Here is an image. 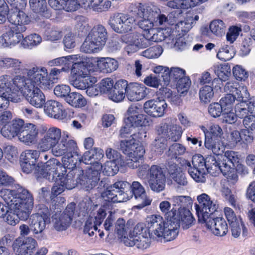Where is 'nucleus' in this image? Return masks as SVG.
I'll use <instances>...</instances> for the list:
<instances>
[{"instance_id": "obj_42", "label": "nucleus", "mask_w": 255, "mask_h": 255, "mask_svg": "<svg viewBox=\"0 0 255 255\" xmlns=\"http://www.w3.org/2000/svg\"><path fill=\"white\" fill-rule=\"evenodd\" d=\"M101 48L100 45L95 40H92L88 35L81 46V51L86 53H91Z\"/></svg>"}, {"instance_id": "obj_52", "label": "nucleus", "mask_w": 255, "mask_h": 255, "mask_svg": "<svg viewBox=\"0 0 255 255\" xmlns=\"http://www.w3.org/2000/svg\"><path fill=\"white\" fill-rule=\"evenodd\" d=\"M39 156V151L36 150H26L20 155V160L35 163Z\"/></svg>"}, {"instance_id": "obj_8", "label": "nucleus", "mask_w": 255, "mask_h": 255, "mask_svg": "<svg viewBox=\"0 0 255 255\" xmlns=\"http://www.w3.org/2000/svg\"><path fill=\"white\" fill-rule=\"evenodd\" d=\"M135 19L128 15L121 13H115L109 20V24L112 29L119 33L130 31L134 26Z\"/></svg>"}, {"instance_id": "obj_64", "label": "nucleus", "mask_w": 255, "mask_h": 255, "mask_svg": "<svg viewBox=\"0 0 255 255\" xmlns=\"http://www.w3.org/2000/svg\"><path fill=\"white\" fill-rule=\"evenodd\" d=\"M99 86L100 93L109 95L114 88V81L110 78H105L101 81Z\"/></svg>"}, {"instance_id": "obj_17", "label": "nucleus", "mask_w": 255, "mask_h": 255, "mask_svg": "<svg viewBox=\"0 0 255 255\" xmlns=\"http://www.w3.org/2000/svg\"><path fill=\"white\" fill-rule=\"evenodd\" d=\"M26 29V26H15L3 34L0 38V42L5 47L14 45L23 38L22 33L25 32Z\"/></svg>"}, {"instance_id": "obj_5", "label": "nucleus", "mask_w": 255, "mask_h": 255, "mask_svg": "<svg viewBox=\"0 0 255 255\" xmlns=\"http://www.w3.org/2000/svg\"><path fill=\"white\" fill-rule=\"evenodd\" d=\"M129 186L127 181H119L107 187L101 193L102 198L108 202H123L128 200L125 190Z\"/></svg>"}, {"instance_id": "obj_62", "label": "nucleus", "mask_w": 255, "mask_h": 255, "mask_svg": "<svg viewBox=\"0 0 255 255\" xmlns=\"http://www.w3.org/2000/svg\"><path fill=\"white\" fill-rule=\"evenodd\" d=\"M168 75L169 76L168 84L171 80L176 82L185 76V71L179 67H172L169 69Z\"/></svg>"}, {"instance_id": "obj_16", "label": "nucleus", "mask_w": 255, "mask_h": 255, "mask_svg": "<svg viewBox=\"0 0 255 255\" xmlns=\"http://www.w3.org/2000/svg\"><path fill=\"white\" fill-rule=\"evenodd\" d=\"M46 131L43 137L40 140L38 148L42 151L49 150L54 145L58 143L62 136L61 130L56 127H51Z\"/></svg>"}, {"instance_id": "obj_21", "label": "nucleus", "mask_w": 255, "mask_h": 255, "mask_svg": "<svg viewBox=\"0 0 255 255\" xmlns=\"http://www.w3.org/2000/svg\"><path fill=\"white\" fill-rule=\"evenodd\" d=\"M156 130L159 135L168 138L172 141L178 140L182 133V128L179 126L167 123L160 124L156 127Z\"/></svg>"}, {"instance_id": "obj_38", "label": "nucleus", "mask_w": 255, "mask_h": 255, "mask_svg": "<svg viewBox=\"0 0 255 255\" xmlns=\"http://www.w3.org/2000/svg\"><path fill=\"white\" fill-rule=\"evenodd\" d=\"M71 73L76 77L86 78L91 77L90 71L84 62H74L71 69Z\"/></svg>"}, {"instance_id": "obj_22", "label": "nucleus", "mask_w": 255, "mask_h": 255, "mask_svg": "<svg viewBox=\"0 0 255 255\" xmlns=\"http://www.w3.org/2000/svg\"><path fill=\"white\" fill-rule=\"evenodd\" d=\"M36 245L37 242L34 239L27 237L23 240L17 239L12 246L17 255H31Z\"/></svg>"}, {"instance_id": "obj_13", "label": "nucleus", "mask_w": 255, "mask_h": 255, "mask_svg": "<svg viewBox=\"0 0 255 255\" xmlns=\"http://www.w3.org/2000/svg\"><path fill=\"white\" fill-rule=\"evenodd\" d=\"M66 170L64 169L61 173H59L53 182L54 185L52 187L51 194L53 196H57L62 193L65 189L70 190L74 187L75 183L72 173L66 174Z\"/></svg>"}, {"instance_id": "obj_37", "label": "nucleus", "mask_w": 255, "mask_h": 255, "mask_svg": "<svg viewBox=\"0 0 255 255\" xmlns=\"http://www.w3.org/2000/svg\"><path fill=\"white\" fill-rule=\"evenodd\" d=\"M11 82L12 81L13 84L24 95L25 91L30 89V86H33L31 84L30 80L29 78L26 79L24 77L17 76H15L12 80L10 78Z\"/></svg>"}, {"instance_id": "obj_12", "label": "nucleus", "mask_w": 255, "mask_h": 255, "mask_svg": "<svg viewBox=\"0 0 255 255\" xmlns=\"http://www.w3.org/2000/svg\"><path fill=\"white\" fill-rule=\"evenodd\" d=\"M199 202L196 205V210L198 217V221L204 220L205 218L212 215L218 208L216 202L211 200L210 197L206 194L203 193L197 197Z\"/></svg>"}, {"instance_id": "obj_60", "label": "nucleus", "mask_w": 255, "mask_h": 255, "mask_svg": "<svg viewBox=\"0 0 255 255\" xmlns=\"http://www.w3.org/2000/svg\"><path fill=\"white\" fill-rule=\"evenodd\" d=\"M192 162L193 168L206 172L207 170L206 158L204 159L201 155H195L192 157Z\"/></svg>"}, {"instance_id": "obj_23", "label": "nucleus", "mask_w": 255, "mask_h": 255, "mask_svg": "<svg viewBox=\"0 0 255 255\" xmlns=\"http://www.w3.org/2000/svg\"><path fill=\"white\" fill-rule=\"evenodd\" d=\"M23 95L27 102L36 108H41L45 104V97L42 91L34 85L30 86Z\"/></svg>"}, {"instance_id": "obj_27", "label": "nucleus", "mask_w": 255, "mask_h": 255, "mask_svg": "<svg viewBox=\"0 0 255 255\" xmlns=\"http://www.w3.org/2000/svg\"><path fill=\"white\" fill-rule=\"evenodd\" d=\"M44 110L49 117L55 119H63L66 116L61 104L54 100L47 101L44 105Z\"/></svg>"}, {"instance_id": "obj_20", "label": "nucleus", "mask_w": 255, "mask_h": 255, "mask_svg": "<svg viewBox=\"0 0 255 255\" xmlns=\"http://www.w3.org/2000/svg\"><path fill=\"white\" fill-rule=\"evenodd\" d=\"M167 105L165 100H150L145 102L143 105L144 112L148 115L159 118L163 116Z\"/></svg>"}, {"instance_id": "obj_18", "label": "nucleus", "mask_w": 255, "mask_h": 255, "mask_svg": "<svg viewBox=\"0 0 255 255\" xmlns=\"http://www.w3.org/2000/svg\"><path fill=\"white\" fill-rule=\"evenodd\" d=\"M168 173L177 190H183L188 185V179L184 172L174 163H169L167 167Z\"/></svg>"}, {"instance_id": "obj_35", "label": "nucleus", "mask_w": 255, "mask_h": 255, "mask_svg": "<svg viewBox=\"0 0 255 255\" xmlns=\"http://www.w3.org/2000/svg\"><path fill=\"white\" fill-rule=\"evenodd\" d=\"M204 144L206 148L211 150L216 155L221 154L223 151L224 147L219 140L213 138V137H208V134H206Z\"/></svg>"}, {"instance_id": "obj_36", "label": "nucleus", "mask_w": 255, "mask_h": 255, "mask_svg": "<svg viewBox=\"0 0 255 255\" xmlns=\"http://www.w3.org/2000/svg\"><path fill=\"white\" fill-rule=\"evenodd\" d=\"M74 107H82L86 105L87 102L84 97L79 93L72 92L67 96L66 101Z\"/></svg>"}, {"instance_id": "obj_51", "label": "nucleus", "mask_w": 255, "mask_h": 255, "mask_svg": "<svg viewBox=\"0 0 255 255\" xmlns=\"http://www.w3.org/2000/svg\"><path fill=\"white\" fill-rule=\"evenodd\" d=\"M221 192L222 195L234 207L236 206V199L235 196L232 194L231 190L229 188L227 183L222 184Z\"/></svg>"}, {"instance_id": "obj_49", "label": "nucleus", "mask_w": 255, "mask_h": 255, "mask_svg": "<svg viewBox=\"0 0 255 255\" xmlns=\"http://www.w3.org/2000/svg\"><path fill=\"white\" fill-rule=\"evenodd\" d=\"M22 39V44L24 47L30 48L37 46L42 41V38L40 36L36 33L28 35Z\"/></svg>"}, {"instance_id": "obj_46", "label": "nucleus", "mask_w": 255, "mask_h": 255, "mask_svg": "<svg viewBox=\"0 0 255 255\" xmlns=\"http://www.w3.org/2000/svg\"><path fill=\"white\" fill-rule=\"evenodd\" d=\"M69 138V133L66 131H63L60 142L64 144L67 152L75 151L77 148V143L74 140L70 139Z\"/></svg>"}, {"instance_id": "obj_30", "label": "nucleus", "mask_w": 255, "mask_h": 255, "mask_svg": "<svg viewBox=\"0 0 255 255\" xmlns=\"http://www.w3.org/2000/svg\"><path fill=\"white\" fill-rule=\"evenodd\" d=\"M50 221H47L40 216L31 215L29 224L30 229L34 234H42L46 228V224L50 223Z\"/></svg>"}, {"instance_id": "obj_59", "label": "nucleus", "mask_w": 255, "mask_h": 255, "mask_svg": "<svg viewBox=\"0 0 255 255\" xmlns=\"http://www.w3.org/2000/svg\"><path fill=\"white\" fill-rule=\"evenodd\" d=\"M145 117L142 114L137 115L133 117H128L125 120V123L133 128L142 126L145 122Z\"/></svg>"}, {"instance_id": "obj_41", "label": "nucleus", "mask_w": 255, "mask_h": 255, "mask_svg": "<svg viewBox=\"0 0 255 255\" xmlns=\"http://www.w3.org/2000/svg\"><path fill=\"white\" fill-rule=\"evenodd\" d=\"M21 63L18 59L11 58L0 59V67L4 69L12 68L16 73H18Z\"/></svg>"}, {"instance_id": "obj_54", "label": "nucleus", "mask_w": 255, "mask_h": 255, "mask_svg": "<svg viewBox=\"0 0 255 255\" xmlns=\"http://www.w3.org/2000/svg\"><path fill=\"white\" fill-rule=\"evenodd\" d=\"M231 232L232 236L235 238L238 237L241 234V227L243 230V235H246L247 233V230L246 228L245 227L243 222L241 220H238L236 222H234L230 224Z\"/></svg>"}, {"instance_id": "obj_29", "label": "nucleus", "mask_w": 255, "mask_h": 255, "mask_svg": "<svg viewBox=\"0 0 255 255\" xmlns=\"http://www.w3.org/2000/svg\"><path fill=\"white\" fill-rule=\"evenodd\" d=\"M88 35L102 47L105 45L107 39V30L102 25L95 26Z\"/></svg>"}, {"instance_id": "obj_7", "label": "nucleus", "mask_w": 255, "mask_h": 255, "mask_svg": "<svg viewBox=\"0 0 255 255\" xmlns=\"http://www.w3.org/2000/svg\"><path fill=\"white\" fill-rule=\"evenodd\" d=\"M27 76L32 84L44 90L52 88V82L49 78L47 70L45 67H33L27 70Z\"/></svg>"}, {"instance_id": "obj_32", "label": "nucleus", "mask_w": 255, "mask_h": 255, "mask_svg": "<svg viewBox=\"0 0 255 255\" xmlns=\"http://www.w3.org/2000/svg\"><path fill=\"white\" fill-rule=\"evenodd\" d=\"M177 213L179 217V224L184 229H188L194 224L195 220L188 209L181 208Z\"/></svg>"}, {"instance_id": "obj_39", "label": "nucleus", "mask_w": 255, "mask_h": 255, "mask_svg": "<svg viewBox=\"0 0 255 255\" xmlns=\"http://www.w3.org/2000/svg\"><path fill=\"white\" fill-rule=\"evenodd\" d=\"M193 23V18L192 16H189L184 20H180L175 25L176 31L179 33V35L182 34L185 35L192 27Z\"/></svg>"}, {"instance_id": "obj_1", "label": "nucleus", "mask_w": 255, "mask_h": 255, "mask_svg": "<svg viewBox=\"0 0 255 255\" xmlns=\"http://www.w3.org/2000/svg\"><path fill=\"white\" fill-rule=\"evenodd\" d=\"M0 196L9 207L6 218L8 224L14 226L19 220L28 218L33 207L34 199L27 190L22 187L17 190L3 189L0 191Z\"/></svg>"}, {"instance_id": "obj_26", "label": "nucleus", "mask_w": 255, "mask_h": 255, "mask_svg": "<svg viewBox=\"0 0 255 255\" xmlns=\"http://www.w3.org/2000/svg\"><path fill=\"white\" fill-rule=\"evenodd\" d=\"M224 91L228 93V94L234 95L237 97L239 101H245L248 99L249 94L246 87L241 86L236 81H229L226 83L224 86Z\"/></svg>"}, {"instance_id": "obj_28", "label": "nucleus", "mask_w": 255, "mask_h": 255, "mask_svg": "<svg viewBox=\"0 0 255 255\" xmlns=\"http://www.w3.org/2000/svg\"><path fill=\"white\" fill-rule=\"evenodd\" d=\"M80 57L79 55H72L63 56L50 60L48 62L49 66H63L61 70L64 72H68L69 66Z\"/></svg>"}, {"instance_id": "obj_53", "label": "nucleus", "mask_w": 255, "mask_h": 255, "mask_svg": "<svg viewBox=\"0 0 255 255\" xmlns=\"http://www.w3.org/2000/svg\"><path fill=\"white\" fill-rule=\"evenodd\" d=\"M95 219L89 217L86 220L84 227L83 232L85 234H88L91 237L94 235V232L98 230L97 223L95 221Z\"/></svg>"}, {"instance_id": "obj_3", "label": "nucleus", "mask_w": 255, "mask_h": 255, "mask_svg": "<svg viewBox=\"0 0 255 255\" xmlns=\"http://www.w3.org/2000/svg\"><path fill=\"white\" fill-rule=\"evenodd\" d=\"M138 17L142 19L138 22L140 28L145 31L165 24L166 15L161 14L159 9L154 5H139L136 10Z\"/></svg>"}, {"instance_id": "obj_56", "label": "nucleus", "mask_w": 255, "mask_h": 255, "mask_svg": "<svg viewBox=\"0 0 255 255\" xmlns=\"http://www.w3.org/2000/svg\"><path fill=\"white\" fill-rule=\"evenodd\" d=\"M133 37H134L135 39L132 42L133 44L138 47L144 48L151 44L149 38L147 37V33L144 34V35L133 34Z\"/></svg>"}, {"instance_id": "obj_2", "label": "nucleus", "mask_w": 255, "mask_h": 255, "mask_svg": "<svg viewBox=\"0 0 255 255\" xmlns=\"http://www.w3.org/2000/svg\"><path fill=\"white\" fill-rule=\"evenodd\" d=\"M173 212L166 215V222L163 218L157 215H152L146 218V225L148 229V235L157 241L164 239L168 242L173 240L179 233V218H173Z\"/></svg>"}, {"instance_id": "obj_14", "label": "nucleus", "mask_w": 255, "mask_h": 255, "mask_svg": "<svg viewBox=\"0 0 255 255\" xmlns=\"http://www.w3.org/2000/svg\"><path fill=\"white\" fill-rule=\"evenodd\" d=\"M57 160L52 158L44 164H38L35 169V174L38 177H42L50 182H53L59 173Z\"/></svg>"}, {"instance_id": "obj_4", "label": "nucleus", "mask_w": 255, "mask_h": 255, "mask_svg": "<svg viewBox=\"0 0 255 255\" xmlns=\"http://www.w3.org/2000/svg\"><path fill=\"white\" fill-rule=\"evenodd\" d=\"M77 212L74 203L68 204L63 212H56L52 217L54 228L57 231L66 230L73 219L80 216V213Z\"/></svg>"}, {"instance_id": "obj_6", "label": "nucleus", "mask_w": 255, "mask_h": 255, "mask_svg": "<svg viewBox=\"0 0 255 255\" xmlns=\"http://www.w3.org/2000/svg\"><path fill=\"white\" fill-rule=\"evenodd\" d=\"M9 76H0V109L7 108L10 102L17 103L19 101V98L12 91Z\"/></svg>"}, {"instance_id": "obj_40", "label": "nucleus", "mask_w": 255, "mask_h": 255, "mask_svg": "<svg viewBox=\"0 0 255 255\" xmlns=\"http://www.w3.org/2000/svg\"><path fill=\"white\" fill-rule=\"evenodd\" d=\"M96 82L97 80L95 77L83 78L82 77H76L75 79L70 81V83L76 88L84 90L89 86L90 82L94 84Z\"/></svg>"}, {"instance_id": "obj_15", "label": "nucleus", "mask_w": 255, "mask_h": 255, "mask_svg": "<svg viewBox=\"0 0 255 255\" xmlns=\"http://www.w3.org/2000/svg\"><path fill=\"white\" fill-rule=\"evenodd\" d=\"M12 7L8 10L7 18L9 22L15 26H26L30 19L27 14L23 10L26 6H19V3L9 2Z\"/></svg>"}, {"instance_id": "obj_45", "label": "nucleus", "mask_w": 255, "mask_h": 255, "mask_svg": "<svg viewBox=\"0 0 255 255\" xmlns=\"http://www.w3.org/2000/svg\"><path fill=\"white\" fill-rule=\"evenodd\" d=\"M199 95L202 102L204 103L210 102L214 96L213 87L209 85L202 87L199 91Z\"/></svg>"}, {"instance_id": "obj_50", "label": "nucleus", "mask_w": 255, "mask_h": 255, "mask_svg": "<svg viewBox=\"0 0 255 255\" xmlns=\"http://www.w3.org/2000/svg\"><path fill=\"white\" fill-rule=\"evenodd\" d=\"M191 41V38L188 35H179L175 39L174 47L178 50H185L190 45Z\"/></svg>"}, {"instance_id": "obj_33", "label": "nucleus", "mask_w": 255, "mask_h": 255, "mask_svg": "<svg viewBox=\"0 0 255 255\" xmlns=\"http://www.w3.org/2000/svg\"><path fill=\"white\" fill-rule=\"evenodd\" d=\"M29 3L31 10L41 16L49 17L50 13L47 9L45 0H29Z\"/></svg>"}, {"instance_id": "obj_44", "label": "nucleus", "mask_w": 255, "mask_h": 255, "mask_svg": "<svg viewBox=\"0 0 255 255\" xmlns=\"http://www.w3.org/2000/svg\"><path fill=\"white\" fill-rule=\"evenodd\" d=\"M224 166L222 167L221 172L223 175L226 177L228 180L231 181L232 183H236L238 180V176L237 175V171L231 167L229 164L223 163Z\"/></svg>"}, {"instance_id": "obj_19", "label": "nucleus", "mask_w": 255, "mask_h": 255, "mask_svg": "<svg viewBox=\"0 0 255 255\" xmlns=\"http://www.w3.org/2000/svg\"><path fill=\"white\" fill-rule=\"evenodd\" d=\"M205 218L199 222L205 224L207 228L210 229L214 235L223 236L228 232V225L223 218L220 217L214 218L212 217L211 215Z\"/></svg>"}, {"instance_id": "obj_63", "label": "nucleus", "mask_w": 255, "mask_h": 255, "mask_svg": "<svg viewBox=\"0 0 255 255\" xmlns=\"http://www.w3.org/2000/svg\"><path fill=\"white\" fill-rule=\"evenodd\" d=\"M236 99H237V97L234 95L227 94L221 98L220 103L224 110H230L233 108Z\"/></svg>"}, {"instance_id": "obj_34", "label": "nucleus", "mask_w": 255, "mask_h": 255, "mask_svg": "<svg viewBox=\"0 0 255 255\" xmlns=\"http://www.w3.org/2000/svg\"><path fill=\"white\" fill-rule=\"evenodd\" d=\"M207 171L212 175H216L221 172L222 167L224 166L222 160L218 161L214 155H209L206 157Z\"/></svg>"}, {"instance_id": "obj_55", "label": "nucleus", "mask_w": 255, "mask_h": 255, "mask_svg": "<svg viewBox=\"0 0 255 255\" xmlns=\"http://www.w3.org/2000/svg\"><path fill=\"white\" fill-rule=\"evenodd\" d=\"M44 35L47 40L51 41L57 40L62 36L61 31L55 27H46Z\"/></svg>"}, {"instance_id": "obj_47", "label": "nucleus", "mask_w": 255, "mask_h": 255, "mask_svg": "<svg viewBox=\"0 0 255 255\" xmlns=\"http://www.w3.org/2000/svg\"><path fill=\"white\" fill-rule=\"evenodd\" d=\"M147 37L149 38L151 44L152 42H158L164 40L166 37L163 29L153 28L147 32Z\"/></svg>"}, {"instance_id": "obj_61", "label": "nucleus", "mask_w": 255, "mask_h": 255, "mask_svg": "<svg viewBox=\"0 0 255 255\" xmlns=\"http://www.w3.org/2000/svg\"><path fill=\"white\" fill-rule=\"evenodd\" d=\"M240 158L238 153L233 150H227L225 152L222 160L223 163L228 164V161L235 166L236 163L239 162Z\"/></svg>"}, {"instance_id": "obj_43", "label": "nucleus", "mask_w": 255, "mask_h": 255, "mask_svg": "<svg viewBox=\"0 0 255 255\" xmlns=\"http://www.w3.org/2000/svg\"><path fill=\"white\" fill-rule=\"evenodd\" d=\"M211 31L218 36H221L225 33L226 26L225 23L220 19L213 20L209 26Z\"/></svg>"}, {"instance_id": "obj_58", "label": "nucleus", "mask_w": 255, "mask_h": 255, "mask_svg": "<svg viewBox=\"0 0 255 255\" xmlns=\"http://www.w3.org/2000/svg\"><path fill=\"white\" fill-rule=\"evenodd\" d=\"M64 165L69 169L76 167L77 164L79 163V155L76 151L73 152V154L70 156H64L62 158Z\"/></svg>"}, {"instance_id": "obj_31", "label": "nucleus", "mask_w": 255, "mask_h": 255, "mask_svg": "<svg viewBox=\"0 0 255 255\" xmlns=\"http://www.w3.org/2000/svg\"><path fill=\"white\" fill-rule=\"evenodd\" d=\"M97 65L104 73H111L118 67V62L110 57H101L97 60Z\"/></svg>"}, {"instance_id": "obj_11", "label": "nucleus", "mask_w": 255, "mask_h": 255, "mask_svg": "<svg viewBox=\"0 0 255 255\" xmlns=\"http://www.w3.org/2000/svg\"><path fill=\"white\" fill-rule=\"evenodd\" d=\"M125 193L128 197V200L134 196L135 198L140 203L135 207L137 209H142L151 204V200L147 197L145 189L143 186L138 181H133L131 185L125 190Z\"/></svg>"}, {"instance_id": "obj_9", "label": "nucleus", "mask_w": 255, "mask_h": 255, "mask_svg": "<svg viewBox=\"0 0 255 255\" xmlns=\"http://www.w3.org/2000/svg\"><path fill=\"white\" fill-rule=\"evenodd\" d=\"M103 168L101 162H93L91 167L86 171L85 174L79 178V183L86 191L91 190L97 185Z\"/></svg>"}, {"instance_id": "obj_57", "label": "nucleus", "mask_w": 255, "mask_h": 255, "mask_svg": "<svg viewBox=\"0 0 255 255\" xmlns=\"http://www.w3.org/2000/svg\"><path fill=\"white\" fill-rule=\"evenodd\" d=\"M231 74V67L226 63L221 64L219 69L217 72V75L219 79L215 78L212 81V83L218 82L219 80L222 81L226 80Z\"/></svg>"}, {"instance_id": "obj_25", "label": "nucleus", "mask_w": 255, "mask_h": 255, "mask_svg": "<svg viewBox=\"0 0 255 255\" xmlns=\"http://www.w3.org/2000/svg\"><path fill=\"white\" fill-rule=\"evenodd\" d=\"M127 90V98L131 102L143 99L149 93V89L144 85L137 83H130Z\"/></svg>"}, {"instance_id": "obj_48", "label": "nucleus", "mask_w": 255, "mask_h": 255, "mask_svg": "<svg viewBox=\"0 0 255 255\" xmlns=\"http://www.w3.org/2000/svg\"><path fill=\"white\" fill-rule=\"evenodd\" d=\"M176 82V89L180 95L181 96L186 94L191 85L189 78L185 76Z\"/></svg>"}, {"instance_id": "obj_10", "label": "nucleus", "mask_w": 255, "mask_h": 255, "mask_svg": "<svg viewBox=\"0 0 255 255\" xmlns=\"http://www.w3.org/2000/svg\"><path fill=\"white\" fill-rule=\"evenodd\" d=\"M148 185L150 189L159 193L164 190L166 176L163 169L156 165H152L148 169Z\"/></svg>"}, {"instance_id": "obj_24", "label": "nucleus", "mask_w": 255, "mask_h": 255, "mask_svg": "<svg viewBox=\"0 0 255 255\" xmlns=\"http://www.w3.org/2000/svg\"><path fill=\"white\" fill-rule=\"evenodd\" d=\"M38 129L35 125L26 123L18 136L19 140L27 145L35 144L38 138Z\"/></svg>"}]
</instances>
